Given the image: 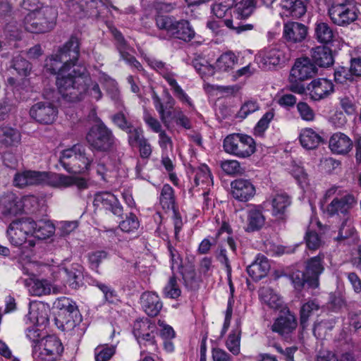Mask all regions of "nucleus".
<instances>
[{"instance_id": "22", "label": "nucleus", "mask_w": 361, "mask_h": 361, "mask_svg": "<svg viewBox=\"0 0 361 361\" xmlns=\"http://www.w3.org/2000/svg\"><path fill=\"white\" fill-rule=\"evenodd\" d=\"M57 53L63 59L65 65H68V67L78 66L76 63L80 56V42L78 37L71 36L63 47L59 49Z\"/></svg>"}, {"instance_id": "45", "label": "nucleus", "mask_w": 361, "mask_h": 361, "mask_svg": "<svg viewBox=\"0 0 361 361\" xmlns=\"http://www.w3.org/2000/svg\"><path fill=\"white\" fill-rule=\"evenodd\" d=\"M34 231L32 236L39 239H45L49 238L54 233V226L49 221H34Z\"/></svg>"}, {"instance_id": "43", "label": "nucleus", "mask_w": 361, "mask_h": 361, "mask_svg": "<svg viewBox=\"0 0 361 361\" xmlns=\"http://www.w3.org/2000/svg\"><path fill=\"white\" fill-rule=\"evenodd\" d=\"M28 317L33 324H43L48 321V315L44 305L30 306Z\"/></svg>"}, {"instance_id": "47", "label": "nucleus", "mask_w": 361, "mask_h": 361, "mask_svg": "<svg viewBox=\"0 0 361 361\" xmlns=\"http://www.w3.org/2000/svg\"><path fill=\"white\" fill-rule=\"evenodd\" d=\"M254 8V0H241L235 4V12L238 18H247L252 13Z\"/></svg>"}, {"instance_id": "30", "label": "nucleus", "mask_w": 361, "mask_h": 361, "mask_svg": "<svg viewBox=\"0 0 361 361\" xmlns=\"http://www.w3.org/2000/svg\"><path fill=\"white\" fill-rule=\"evenodd\" d=\"M353 147V142L348 136L342 133H336L329 140V148L336 154H347Z\"/></svg>"}, {"instance_id": "61", "label": "nucleus", "mask_w": 361, "mask_h": 361, "mask_svg": "<svg viewBox=\"0 0 361 361\" xmlns=\"http://www.w3.org/2000/svg\"><path fill=\"white\" fill-rule=\"evenodd\" d=\"M111 121L118 128L123 131H126L133 126L123 111L114 114L111 116Z\"/></svg>"}, {"instance_id": "51", "label": "nucleus", "mask_w": 361, "mask_h": 361, "mask_svg": "<svg viewBox=\"0 0 361 361\" xmlns=\"http://www.w3.org/2000/svg\"><path fill=\"white\" fill-rule=\"evenodd\" d=\"M119 227L123 232L134 233L139 228L140 221L135 214L130 213L126 219L120 223Z\"/></svg>"}, {"instance_id": "33", "label": "nucleus", "mask_w": 361, "mask_h": 361, "mask_svg": "<svg viewBox=\"0 0 361 361\" xmlns=\"http://www.w3.org/2000/svg\"><path fill=\"white\" fill-rule=\"evenodd\" d=\"M194 174V183L195 186H200L202 190H207L213 185V178L209 167L202 164L192 169Z\"/></svg>"}, {"instance_id": "41", "label": "nucleus", "mask_w": 361, "mask_h": 361, "mask_svg": "<svg viewBox=\"0 0 361 361\" xmlns=\"http://www.w3.org/2000/svg\"><path fill=\"white\" fill-rule=\"evenodd\" d=\"M64 66L65 61L58 53L47 57L45 60L44 70L46 72L56 75V76L60 74Z\"/></svg>"}, {"instance_id": "13", "label": "nucleus", "mask_w": 361, "mask_h": 361, "mask_svg": "<svg viewBox=\"0 0 361 361\" xmlns=\"http://www.w3.org/2000/svg\"><path fill=\"white\" fill-rule=\"evenodd\" d=\"M357 199L351 193L345 192L341 197H334L327 204L325 213L330 217H350V211L356 207Z\"/></svg>"}, {"instance_id": "19", "label": "nucleus", "mask_w": 361, "mask_h": 361, "mask_svg": "<svg viewBox=\"0 0 361 361\" xmlns=\"http://www.w3.org/2000/svg\"><path fill=\"white\" fill-rule=\"evenodd\" d=\"M93 205L95 208L111 211L114 215L121 216L123 207L117 197L109 192H99L94 195Z\"/></svg>"}, {"instance_id": "34", "label": "nucleus", "mask_w": 361, "mask_h": 361, "mask_svg": "<svg viewBox=\"0 0 361 361\" xmlns=\"http://www.w3.org/2000/svg\"><path fill=\"white\" fill-rule=\"evenodd\" d=\"M299 140L301 145L307 149H314L324 142L322 137L312 128L302 129Z\"/></svg>"}, {"instance_id": "37", "label": "nucleus", "mask_w": 361, "mask_h": 361, "mask_svg": "<svg viewBox=\"0 0 361 361\" xmlns=\"http://www.w3.org/2000/svg\"><path fill=\"white\" fill-rule=\"evenodd\" d=\"M87 92H49V93L56 94L54 97H57V103L61 106H66L72 103L78 102L82 100Z\"/></svg>"}, {"instance_id": "31", "label": "nucleus", "mask_w": 361, "mask_h": 361, "mask_svg": "<svg viewBox=\"0 0 361 361\" xmlns=\"http://www.w3.org/2000/svg\"><path fill=\"white\" fill-rule=\"evenodd\" d=\"M262 205H254L247 213V227L246 231L253 232L260 230L265 224V216L263 214Z\"/></svg>"}, {"instance_id": "1", "label": "nucleus", "mask_w": 361, "mask_h": 361, "mask_svg": "<svg viewBox=\"0 0 361 361\" xmlns=\"http://www.w3.org/2000/svg\"><path fill=\"white\" fill-rule=\"evenodd\" d=\"M317 68L309 57L297 59L292 67L288 80L289 90H334V85L331 80L325 78H317L310 82L306 80L311 78L317 73Z\"/></svg>"}, {"instance_id": "7", "label": "nucleus", "mask_w": 361, "mask_h": 361, "mask_svg": "<svg viewBox=\"0 0 361 361\" xmlns=\"http://www.w3.org/2000/svg\"><path fill=\"white\" fill-rule=\"evenodd\" d=\"M327 13L332 23L343 27L354 23L358 17L353 0H330Z\"/></svg>"}, {"instance_id": "54", "label": "nucleus", "mask_w": 361, "mask_h": 361, "mask_svg": "<svg viewBox=\"0 0 361 361\" xmlns=\"http://www.w3.org/2000/svg\"><path fill=\"white\" fill-rule=\"evenodd\" d=\"M164 294L166 298L176 299L181 294V290L175 276H171L164 288Z\"/></svg>"}, {"instance_id": "24", "label": "nucleus", "mask_w": 361, "mask_h": 361, "mask_svg": "<svg viewBox=\"0 0 361 361\" xmlns=\"http://www.w3.org/2000/svg\"><path fill=\"white\" fill-rule=\"evenodd\" d=\"M308 34V28L302 23L288 21L283 24V37L290 44L303 42Z\"/></svg>"}, {"instance_id": "12", "label": "nucleus", "mask_w": 361, "mask_h": 361, "mask_svg": "<svg viewBox=\"0 0 361 361\" xmlns=\"http://www.w3.org/2000/svg\"><path fill=\"white\" fill-rule=\"evenodd\" d=\"M292 57L291 51L284 44H278L262 50L259 54V64L262 68L271 69L285 63Z\"/></svg>"}, {"instance_id": "27", "label": "nucleus", "mask_w": 361, "mask_h": 361, "mask_svg": "<svg viewBox=\"0 0 361 361\" xmlns=\"http://www.w3.org/2000/svg\"><path fill=\"white\" fill-rule=\"evenodd\" d=\"M140 302L143 310L149 317L157 316L163 307L159 295L153 292L143 293L140 297Z\"/></svg>"}, {"instance_id": "21", "label": "nucleus", "mask_w": 361, "mask_h": 361, "mask_svg": "<svg viewBox=\"0 0 361 361\" xmlns=\"http://www.w3.org/2000/svg\"><path fill=\"white\" fill-rule=\"evenodd\" d=\"M52 187L56 188H66L75 186L78 193L87 190L90 187L88 180L78 176H68L62 173H54L52 178Z\"/></svg>"}, {"instance_id": "28", "label": "nucleus", "mask_w": 361, "mask_h": 361, "mask_svg": "<svg viewBox=\"0 0 361 361\" xmlns=\"http://www.w3.org/2000/svg\"><path fill=\"white\" fill-rule=\"evenodd\" d=\"M311 61L316 66L328 68L334 64L332 50L326 46H317L310 50Z\"/></svg>"}, {"instance_id": "25", "label": "nucleus", "mask_w": 361, "mask_h": 361, "mask_svg": "<svg viewBox=\"0 0 361 361\" xmlns=\"http://www.w3.org/2000/svg\"><path fill=\"white\" fill-rule=\"evenodd\" d=\"M0 209L5 216H16L22 212V203L19 197L11 192H7L0 196Z\"/></svg>"}, {"instance_id": "60", "label": "nucleus", "mask_w": 361, "mask_h": 361, "mask_svg": "<svg viewBox=\"0 0 361 361\" xmlns=\"http://www.w3.org/2000/svg\"><path fill=\"white\" fill-rule=\"evenodd\" d=\"M343 221L339 228L338 240L348 238L354 233V228L352 226L350 217L343 218Z\"/></svg>"}, {"instance_id": "63", "label": "nucleus", "mask_w": 361, "mask_h": 361, "mask_svg": "<svg viewBox=\"0 0 361 361\" xmlns=\"http://www.w3.org/2000/svg\"><path fill=\"white\" fill-rule=\"evenodd\" d=\"M231 6L222 2H216L212 5V11L218 18H223L231 13Z\"/></svg>"}, {"instance_id": "11", "label": "nucleus", "mask_w": 361, "mask_h": 361, "mask_svg": "<svg viewBox=\"0 0 361 361\" xmlns=\"http://www.w3.org/2000/svg\"><path fill=\"white\" fill-rule=\"evenodd\" d=\"M133 334L140 348H146L151 350L157 349L156 336L157 327L148 319L136 320L133 324Z\"/></svg>"}, {"instance_id": "35", "label": "nucleus", "mask_w": 361, "mask_h": 361, "mask_svg": "<svg viewBox=\"0 0 361 361\" xmlns=\"http://www.w3.org/2000/svg\"><path fill=\"white\" fill-rule=\"evenodd\" d=\"M314 35L319 42L329 44L334 40V32L328 23L319 22L315 24Z\"/></svg>"}, {"instance_id": "52", "label": "nucleus", "mask_w": 361, "mask_h": 361, "mask_svg": "<svg viewBox=\"0 0 361 361\" xmlns=\"http://www.w3.org/2000/svg\"><path fill=\"white\" fill-rule=\"evenodd\" d=\"M173 121L178 126L184 129L189 130L192 128L190 119L184 114L180 108L176 107L172 113V116L169 117V122Z\"/></svg>"}, {"instance_id": "55", "label": "nucleus", "mask_w": 361, "mask_h": 361, "mask_svg": "<svg viewBox=\"0 0 361 361\" xmlns=\"http://www.w3.org/2000/svg\"><path fill=\"white\" fill-rule=\"evenodd\" d=\"M274 113L273 110L265 113L255 126L254 128L255 134L258 136H262L268 128L269 123L274 118Z\"/></svg>"}, {"instance_id": "5", "label": "nucleus", "mask_w": 361, "mask_h": 361, "mask_svg": "<svg viewBox=\"0 0 361 361\" xmlns=\"http://www.w3.org/2000/svg\"><path fill=\"white\" fill-rule=\"evenodd\" d=\"M91 79L83 66L75 68L65 65L60 74L56 76V84L58 90H68L71 88L89 90Z\"/></svg>"}, {"instance_id": "3", "label": "nucleus", "mask_w": 361, "mask_h": 361, "mask_svg": "<svg viewBox=\"0 0 361 361\" xmlns=\"http://www.w3.org/2000/svg\"><path fill=\"white\" fill-rule=\"evenodd\" d=\"M58 17V11L52 6H42L30 11L24 18L23 24L30 32L41 34L52 30Z\"/></svg>"}, {"instance_id": "9", "label": "nucleus", "mask_w": 361, "mask_h": 361, "mask_svg": "<svg viewBox=\"0 0 361 361\" xmlns=\"http://www.w3.org/2000/svg\"><path fill=\"white\" fill-rule=\"evenodd\" d=\"M85 139L92 149L102 152L110 151L118 142L112 130L102 121L89 129Z\"/></svg>"}, {"instance_id": "64", "label": "nucleus", "mask_w": 361, "mask_h": 361, "mask_svg": "<svg viewBox=\"0 0 361 361\" xmlns=\"http://www.w3.org/2000/svg\"><path fill=\"white\" fill-rule=\"evenodd\" d=\"M143 120L154 133H159L163 130L160 121L149 113L145 112L144 114Z\"/></svg>"}, {"instance_id": "49", "label": "nucleus", "mask_w": 361, "mask_h": 361, "mask_svg": "<svg viewBox=\"0 0 361 361\" xmlns=\"http://www.w3.org/2000/svg\"><path fill=\"white\" fill-rule=\"evenodd\" d=\"M125 132L128 134V144L132 147H137L142 140L146 139L143 130L140 127L135 128L132 126Z\"/></svg>"}, {"instance_id": "6", "label": "nucleus", "mask_w": 361, "mask_h": 361, "mask_svg": "<svg viewBox=\"0 0 361 361\" xmlns=\"http://www.w3.org/2000/svg\"><path fill=\"white\" fill-rule=\"evenodd\" d=\"M33 225L34 221L30 218H21L12 221L6 232L9 243L15 247L25 244V247H33L35 245V240L27 239L33 235L35 231Z\"/></svg>"}, {"instance_id": "44", "label": "nucleus", "mask_w": 361, "mask_h": 361, "mask_svg": "<svg viewBox=\"0 0 361 361\" xmlns=\"http://www.w3.org/2000/svg\"><path fill=\"white\" fill-rule=\"evenodd\" d=\"M320 303L317 299H310L300 308V324L304 328L309 317L320 308Z\"/></svg>"}, {"instance_id": "14", "label": "nucleus", "mask_w": 361, "mask_h": 361, "mask_svg": "<svg viewBox=\"0 0 361 361\" xmlns=\"http://www.w3.org/2000/svg\"><path fill=\"white\" fill-rule=\"evenodd\" d=\"M66 4L70 12L79 18H98L101 16L102 8L106 7L102 0H67Z\"/></svg>"}, {"instance_id": "10", "label": "nucleus", "mask_w": 361, "mask_h": 361, "mask_svg": "<svg viewBox=\"0 0 361 361\" xmlns=\"http://www.w3.org/2000/svg\"><path fill=\"white\" fill-rule=\"evenodd\" d=\"M64 348L55 336H47L33 345V357L39 361H58L62 357Z\"/></svg>"}, {"instance_id": "18", "label": "nucleus", "mask_w": 361, "mask_h": 361, "mask_svg": "<svg viewBox=\"0 0 361 361\" xmlns=\"http://www.w3.org/2000/svg\"><path fill=\"white\" fill-rule=\"evenodd\" d=\"M231 195L239 202H246L251 200L256 193V188L251 180L237 178L231 183Z\"/></svg>"}, {"instance_id": "15", "label": "nucleus", "mask_w": 361, "mask_h": 361, "mask_svg": "<svg viewBox=\"0 0 361 361\" xmlns=\"http://www.w3.org/2000/svg\"><path fill=\"white\" fill-rule=\"evenodd\" d=\"M54 173L45 171H25L15 175L13 184L20 188L36 185H47L52 187L51 181Z\"/></svg>"}, {"instance_id": "17", "label": "nucleus", "mask_w": 361, "mask_h": 361, "mask_svg": "<svg viewBox=\"0 0 361 361\" xmlns=\"http://www.w3.org/2000/svg\"><path fill=\"white\" fill-rule=\"evenodd\" d=\"M58 107L52 102H39L34 104L30 110V116L41 124L53 123L58 116Z\"/></svg>"}, {"instance_id": "20", "label": "nucleus", "mask_w": 361, "mask_h": 361, "mask_svg": "<svg viewBox=\"0 0 361 361\" xmlns=\"http://www.w3.org/2000/svg\"><path fill=\"white\" fill-rule=\"evenodd\" d=\"M297 326L295 314L289 310H286L274 320L271 329L272 331L285 337L293 333Z\"/></svg>"}, {"instance_id": "38", "label": "nucleus", "mask_w": 361, "mask_h": 361, "mask_svg": "<svg viewBox=\"0 0 361 361\" xmlns=\"http://www.w3.org/2000/svg\"><path fill=\"white\" fill-rule=\"evenodd\" d=\"M259 296L262 301L267 304L270 308L279 310L283 305L281 297L276 294L273 289L269 287H264L260 290Z\"/></svg>"}, {"instance_id": "39", "label": "nucleus", "mask_w": 361, "mask_h": 361, "mask_svg": "<svg viewBox=\"0 0 361 361\" xmlns=\"http://www.w3.org/2000/svg\"><path fill=\"white\" fill-rule=\"evenodd\" d=\"M175 202L176 199L173 188L169 184H164L160 192V205L161 206L164 210H173Z\"/></svg>"}, {"instance_id": "36", "label": "nucleus", "mask_w": 361, "mask_h": 361, "mask_svg": "<svg viewBox=\"0 0 361 361\" xmlns=\"http://www.w3.org/2000/svg\"><path fill=\"white\" fill-rule=\"evenodd\" d=\"M272 214L275 216L283 215L290 204V197L285 193L276 194L270 197Z\"/></svg>"}, {"instance_id": "32", "label": "nucleus", "mask_w": 361, "mask_h": 361, "mask_svg": "<svg viewBox=\"0 0 361 361\" xmlns=\"http://www.w3.org/2000/svg\"><path fill=\"white\" fill-rule=\"evenodd\" d=\"M280 7L286 16L300 18L307 11V6L302 0H281Z\"/></svg>"}, {"instance_id": "46", "label": "nucleus", "mask_w": 361, "mask_h": 361, "mask_svg": "<svg viewBox=\"0 0 361 361\" xmlns=\"http://www.w3.org/2000/svg\"><path fill=\"white\" fill-rule=\"evenodd\" d=\"M108 257V252L105 250H95L87 254V259L90 268L99 272V267Z\"/></svg>"}, {"instance_id": "2", "label": "nucleus", "mask_w": 361, "mask_h": 361, "mask_svg": "<svg viewBox=\"0 0 361 361\" xmlns=\"http://www.w3.org/2000/svg\"><path fill=\"white\" fill-rule=\"evenodd\" d=\"M155 20L157 28L166 32L159 35L161 39H174L188 43L195 37V31L188 20H177L173 16H158Z\"/></svg>"}, {"instance_id": "23", "label": "nucleus", "mask_w": 361, "mask_h": 361, "mask_svg": "<svg viewBox=\"0 0 361 361\" xmlns=\"http://www.w3.org/2000/svg\"><path fill=\"white\" fill-rule=\"evenodd\" d=\"M324 254L319 252L318 255L311 257L307 261L305 276L310 282V288H315L319 286V278L324 270Z\"/></svg>"}, {"instance_id": "50", "label": "nucleus", "mask_w": 361, "mask_h": 361, "mask_svg": "<svg viewBox=\"0 0 361 361\" xmlns=\"http://www.w3.org/2000/svg\"><path fill=\"white\" fill-rule=\"evenodd\" d=\"M12 67L18 74L27 76L31 71L30 63L20 55L15 56L12 61Z\"/></svg>"}, {"instance_id": "16", "label": "nucleus", "mask_w": 361, "mask_h": 361, "mask_svg": "<svg viewBox=\"0 0 361 361\" xmlns=\"http://www.w3.org/2000/svg\"><path fill=\"white\" fill-rule=\"evenodd\" d=\"M153 104L159 114L161 121L165 126L169 124V117L176 107H174L175 100L169 92H153Z\"/></svg>"}, {"instance_id": "42", "label": "nucleus", "mask_w": 361, "mask_h": 361, "mask_svg": "<svg viewBox=\"0 0 361 361\" xmlns=\"http://www.w3.org/2000/svg\"><path fill=\"white\" fill-rule=\"evenodd\" d=\"M61 274L66 279V283L73 289H77L80 287L81 283L82 273L75 266L71 268H63Z\"/></svg>"}, {"instance_id": "57", "label": "nucleus", "mask_w": 361, "mask_h": 361, "mask_svg": "<svg viewBox=\"0 0 361 361\" xmlns=\"http://www.w3.org/2000/svg\"><path fill=\"white\" fill-rule=\"evenodd\" d=\"M290 173L302 188L307 184V174L301 166L293 163L290 166Z\"/></svg>"}, {"instance_id": "29", "label": "nucleus", "mask_w": 361, "mask_h": 361, "mask_svg": "<svg viewBox=\"0 0 361 361\" xmlns=\"http://www.w3.org/2000/svg\"><path fill=\"white\" fill-rule=\"evenodd\" d=\"M269 269L270 264L267 258L259 254L255 261L247 267V272L254 281H257L267 276Z\"/></svg>"}, {"instance_id": "26", "label": "nucleus", "mask_w": 361, "mask_h": 361, "mask_svg": "<svg viewBox=\"0 0 361 361\" xmlns=\"http://www.w3.org/2000/svg\"><path fill=\"white\" fill-rule=\"evenodd\" d=\"M22 135L16 128L8 125L0 126V146L6 148L16 147L21 143Z\"/></svg>"}, {"instance_id": "4", "label": "nucleus", "mask_w": 361, "mask_h": 361, "mask_svg": "<svg viewBox=\"0 0 361 361\" xmlns=\"http://www.w3.org/2000/svg\"><path fill=\"white\" fill-rule=\"evenodd\" d=\"M59 161L68 172H84L93 162V157L86 152V147L76 144L62 151Z\"/></svg>"}, {"instance_id": "56", "label": "nucleus", "mask_w": 361, "mask_h": 361, "mask_svg": "<svg viewBox=\"0 0 361 361\" xmlns=\"http://www.w3.org/2000/svg\"><path fill=\"white\" fill-rule=\"evenodd\" d=\"M226 346L233 355H238L240 352V332L231 333L226 341Z\"/></svg>"}, {"instance_id": "8", "label": "nucleus", "mask_w": 361, "mask_h": 361, "mask_svg": "<svg viewBox=\"0 0 361 361\" xmlns=\"http://www.w3.org/2000/svg\"><path fill=\"white\" fill-rule=\"evenodd\" d=\"M223 148L228 154L240 159H246L255 152L256 143L248 135L232 133L224 138Z\"/></svg>"}, {"instance_id": "58", "label": "nucleus", "mask_w": 361, "mask_h": 361, "mask_svg": "<svg viewBox=\"0 0 361 361\" xmlns=\"http://www.w3.org/2000/svg\"><path fill=\"white\" fill-rule=\"evenodd\" d=\"M305 239L307 247L312 250H316L320 248L324 243L321 237L314 231H307Z\"/></svg>"}, {"instance_id": "59", "label": "nucleus", "mask_w": 361, "mask_h": 361, "mask_svg": "<svg viewBox=\"0 0 361 361\" xmlns=\"http://www.w3.org/2000/svg\"><path fill=\"white\" fill-rule=\"evenodd\" d=\"M113 35L116 41L117 49L120 53L121 57L123 58L129 54L130 47L120 31L115 30L113 31Z\"/></svg>"}, {"instance_id": "53", "label": "nucleus", "mask_w": 361, "mask_h": 361, "mask_svg": "<svg viewBox=\"0 0 361 361\" xmlns=\"http://www.w3.org/2000/svg\"><path fill=\"white\" fill-rule=\"evenodd\" d=\"M115 353L116 348L113 345H98L94 349L95 361H109Z\"/></svg>"}, {"instance_id": "48", "label": "nucleus", "mask_w": 361, "mask_h": 361, "mask_svg": "<svg viewBox=\"0 0 361 361\" xmlns=\"http://www.w3.org/2000/svg\"><path fill=\"white\" fill-rule=\"evenodd\" d=\"M221 168L224 173L229 176L241 175L244 172L240 162L235 159L222 161Z\"/></svg>"}, {"instance_id": "62", "label": "nucleus", "mask_w": 361, "mask_h": 361, "mask_svg": "<svg viewBox=\"0 0 361 361\" xmlns=\"http://www.w3.org/2000/svg\"><path fill=\"white\" fill-rule=\"evenodd\" d=\"M158 144L161 149L163 154H167L168 151L172 150L173 144L171 137L163 130L158 133Z\"/></svg>"}, {"instance_id": "40", "label": "nucleus", "mask_w": 361, "mask_h": 361, "mask_svg": "<svg viewBox=\"0 0 361 361\" xmlns=\"http://www.w3.org/2000/svg\"><path fill=\"white\" fill-rule=\"evenodd\" d=\"M238 61L236 56L231 51L222 54L216 61V69L221 72H227L234 68Z\"/></svg>"}]
</instances>
